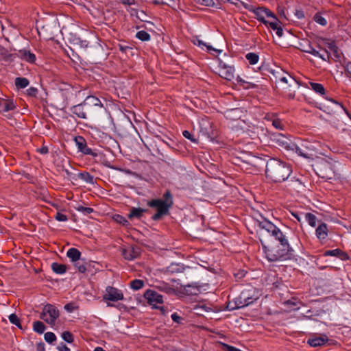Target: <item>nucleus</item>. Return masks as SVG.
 Returning <instances> with one entry per match:
<instances>
[{"label": "nucleus", "mask_w": 351, "mask_h": 351, "mask_svg": "<svg viewBox=\"0 0 351 351\" xmlns=\"http://www.w3.org/2000/svg\"><path fill=\"white\" fill-rule=\"evenodd\" d=\"M270 139L277 146L286 150L294 151L295 143L281 133H273L270 135Z\"/></svg>", "instance_id": "7"}, {"label": "nucleus", "mask_w": 351, "mask_h": 351, "mask_svg": "<svg viewBox=\"0 0 351 351\" xmlns=\"http://www.w3.org/2000/svg\"><path fill=\"white\" fill-rule=\"evenodd\" d=\"M328 48L330 50L331 52H332L334 56L337 58H340V55L339 53V49L335 44V43H329L327 45Z\"/></svg>", "instance_id": "40"}, {"label": "nucleus", "mask_w": 351, "mask_h": 351, "mask_svg": "<svg viewBox=\"0 0 351 351\" xmlns=\"http://www.w3.org/2000/svg\"><path fill=\"white\" fill-rule=\"evenodd\" d=\"M295 16L298 19H302L304 17V12L302 10H296Z\"/></svg>", "instance_id": "62"}, {"label": "nucleus", "mask_w": 351, "mask_h": 351, "mask_svg": "<svg viewBox=\"0 0 351 351\" xmlns=\"http://www.w3.org/2000/svg\"><path fill=\"white\" fill-rule=\"evenodd\" d=\"M119 49L123 53H126L128 50L132 49L131 47H130L127 45H119Z\"/></svg>", "instance_id": "58"}, {"label": "nucleus", "mask_w": 351, "mask_h": 351, "mask_svg": "<svg viewBox=\"0 0 351 351\" xmlns=\"http://www.w3.org/2000/svg\"><path fill=\"white\" fill-rule=\"evenodd\" d=\"M75 267L77 269V271L80 273H85L86 271V265L84 262V260L80 259L77 262H73Z\"/></svg>", "instance_id": "32"}, {"label": "nucleus", "mask_w": 351, "mask_h": 351, "mask_svg": "<svg viewBox=\"0 0 351 351\" xmlns=\"http://www.w3.org/2000/svg\"><path fill=\"white\" fill-rule=\"evenodd\" d=\"M71 112L78 118L84 119H87L88 115L93 114V110L88 109V107L84 105V102L71 107Z\"/></svg>", "instance_id": "11"}, {"label": "nucleus", "mask_w": 351, "mask_h": 351, "mask_svg": "<svg viewBox=\"0 0 351 351\" xmlns=\"http://www.w3.org/2000/svg\"><path fill=\"white\" fill-rule=\"evenodd\" d=\"M57 348L59 351H71L70 348L64 343H61Z\"/></svg>", "instance_id": "57"}, {"label": "nucleus", "mask_w": 351, "mask_h": 351, "mask_svg": "<svg viewBox=\"0 0 351 351\" xmlns=\"http://www.w3.org/2000/svg\"><path fill=\"white\" fill-rule=\"evenodd\" d=\"M292 172L291 166L285 162L270 158L266 164V177L274 182L285 181Z\"/></svg>", "instance_id": "1"}, {"label": "nucleus", "mask_w": 351, "mask_h": 351, "mask_svg": "<svg viewBox=\"0 0 351 351\" xmlns=\"http://www.w3.org/2000/svg\"><path fill=\"white\" fill-rule=\"evenodd\" d=\"M16 108L14 103L10 100H3L0 101V112L5 114L13 110Z\"/></svg>", "instance_id": "22"}, {"label": "nucleus", "mask_w": 351, "mask_h": 351, "mask_svg": "<svg viewBox=\"0 0 351 351\" xmlns=\"http://www.w3.org/2000/svg\"><path fill=\"white\" fill-rule=\"evenodd\" d=\"M328 337L326 335L323 334L320 336H315L309 338L307 343L313 348L324 346L328 341Z\"/></svg>", "instance_id": "16"}, {"label": "nucleus", "mask_w": 351, "mask_h": 351, "mask_svg": "<svg viewBox=\"0 0 351 351\" xmlns=\"http://www.w3.org/2000/svg\"><path fill=\"white\" fill-rule=\"evenodd\" d=\"M276 34L278 36L281 37L283 35V30L282 28L280 26H278V27L276 29Z\"/></svg>", "instance_id": "63"}, {"label": "nucleus", "mask_w": 351, "mask_h": 351, "mask_svg": "<svg viewBox=\"0 0 351 351\" xmlns=\"http://www.w3.org/2000/svg\"><path fill=\"white\" fill-rule=\"evenodd\" d=\"M49 152V149L47 147H42L40 149V153L43 154H47Z\"/></svg>", "instance_id": "64"}, {"label": "nucleus", "mask_w": 351, "mask_h": 351, "mask_svg": "<svg viewBox=\"0 0 351 351\" xmlns=\"http://www.w3.org/2000/svg\"><path fill=\"white\" fill-rule=\"evenodd\" d=\"M294 151L300 156L305 158H311L315 152L313 145L308 141H302L300 145L295 144Z\"/></svg>", "instance_id": "8"}, {"label": "nucleus", "mask_w": 351, "mask_h": 351, "mask_svg": "<svg viewBox=\"0 0 351 351\" xmlns=\"http://www.w3.org/2000/svg\"><path fill=\"white\" fill-rule=\"evenodd\" d=\"M316 173L324 179H331L334 176L332 164L326 159L317 160L315 165Z\"/></svg>", "instance_id": "5"}, {"label": "nucleus", "mask_w": 351, "mask_h": 351, "mask_svg": "<svg viewBox=\"0 0 351 351\" xmlns=\"http://www.w3.org/2000/svg\"><path fill=\"white\" fill-rule=\"evenodd\" d=\"M29 80L25 77H16L15 79V86L18 88H24L29 85Z\"/></svg>", "instance_id": "31"}, {"label": "nucleus", "mask_w": 351, "mask_h": 351, "mask_svg": "<svg viewBox=\"0 0 351 351\" xmlns=\"http://www.w3.org/2000/svg\"><path fill=\"white\" fill-rule=\"evenodd\" d=\"M52 271L56 274H63L66 273L67 267L64 264H60L58 263H53L51 265Z\"/></svg>", "instance_id": "25"}, {"label": "nucleus", "mask_w": 351, "mask_h": 351, "mask_svg": "<svg viewBox=\"0 0 351 351\" xmlns=\"http://www.w3.org/2000/svg\"><path fill=\"white\" fill-rule=\"evenodd\" d=\"M54 217L58 221H66L68 220L67 216L60 212H58Z\"/></svg>", "instance_id": "49"}, {"label": "nucleus", "mask_w": 351, "mask_h": 351, "mask_svg": "<svg viewBox=\"0 0 351 351\" xmlns=\"http://www.w3.org/2000/svg\"><path fill=\"white\" fill-rule=\"evenodd\" d=\"M123 258L127 261H133L141 254V248L137 245H131L121 250Z\"/></svg>", "instance_id": "14"}, {"label": "nucleus", "mask_w": 351, "mask_h": 351, "mask_svg": "<svg viewBox=\"0 0 351 351\" xmlns=\"http://www.w3.org/2000/svg\"><path fill=\"white\" fill-rule=\"evenodd\" d=\"M200 4L205 6H214L215 4V0H196Z\"/></svg>", "instance_id": "51"}, {"label": "nucleus", "mask_w": 351, "mask_h": 351, "mask_svg": "<svg viewBox=\"0 0 351 351\" xmlns=\"http://www.w3.org/2000/svg\"><path fill=\"white\" fill-rule=\"evenodd\" d=\"M75 145L78 150L85 155H90L93 157H97L98 154L93 152L90 148L87 146L85 138L82 136H75L74 138Z\"/></svg>", "instance_id": "12"}, {"label": "nucleus", "mask_w": 351, "mask_h": 351, "mask_svg": "<svg viewBox=\"0 0 351 351\" xmlns=\"http://www.w3.org/2000/svg\"><path fill=\"white\" fill-rule=\"evenodd\" d=\"M173 205V197L169 190H167L160 199H153L147 202V206L156 208V213L153 215L152 219L158 221L164 216L169 215V210Z\"/></svg>", "instance_id": "2"}, {"label": "nucleus", "mask_w": 351, "mask_h": 351, "mask_svg": "<svg viewBox=\"0 0 351 351\" xmlns=\"http://www.w3.org/2000/svg\"><path fill=\"white\" fill-rule=\"evenodd\" d=\"M313 19H314V21H315L317 23H318V24H319V25H322V26H325V25L327 24V21H326V20L325 19V18H324V17H323L321 14H315V16H314V17H313Z\"/></svg>", "instance_id": "43"}, {"label": "nucleus", "mask_w": 351, "mask_h": 351, "mask_svg": "<svg viewBox=\"0 0 351 351\" xmlns=\"http://www.w3.org/2000/svg\"><path fill=\"white\" fill-rule=\"evenodd\" d=\"M46 329L45 325L40 321H36L33 323V330L38 334H43Z\"/></svg>", "instance_id": "30"}, {"label": "nucleus", "mask_w": 351, "mask_h": 351, "mask_svg": "<svg viewBox=\"0 0 351 351\" xmlns=\"http://www.w3.org/2000/svg\"><path fill=\"white\" fill-rule=\"evenodd\" d=\"M182 134L186 138L191 140L192 142L195 141V139L193 138V135L191 134L189 131L184 130L182 132Z\"/></svg>", "instance_id": "54"}, {"label": "nucleus", "mask_w": 351, "mask_h": 351, "mask_svg": "<svg viewBox=\"0 0 351 351\" xmlns=\"http://www.w3.org/2000/svg\"><path fill=\"white\" fill-rule=\"evenodd\" d=\"M328 101H329L330 102H331L333 105H335L337 108H339L343 109V110L345 111V112L347 114V115H348V116L350 118V119H351V115H350V114L349 113V112H348L346 109H345V108H343V105H342L341 104H340V103H339V102H337V101H335L333 99H328Z\"/></svg>", "instance_id": "48"}, {"label": "nucleus", "mask_w": 351, "mask_h": 351, "mask_svg": "<svg viewBox=\"0 0 351 351\" xmlns=\"http://www.w3.org/2000/svg\"><path fill=\"white\" fill-rule=\"evenodd\" d=\"M144 298L147 300L149 304L154 306L155 308L163 309V307L156 306V304H162V295L154 290L147 289L144 293Z\"/></svg>", "instance_id": "10"}, {"label": "nucleus", "mask_w": 351, "mask_h": 351, "mask_svg": "<svg viewBox=\"0 0 351 351\" xmlns=\"http://www.w3.org/2000/svg\"><path fill=\"white\" fill-rule=\"evenodd\" d=\"M155 287L159 291L168 294L175 293V289L172 288L168 283L165 282H159Z\"/></svg>", "instance_id": "23"}, {"label": "nucleus", "mask_w": 351, "mask_h": 351, "mask_svg": "<svg viewBox=\"0 0 351 351\" xmlns=\"http://www.w3.org/2000/svg\"><path fill=\"white\" fill-rule=\"evenodd\" d=\"M171 317L172 320H173L174 322L178 323V324L180 323V322H181V320H182L181 317H180V316L178 315V313H173V314L171 315Z\"/></svg>", "instance_id": "55"}, {"label": "nucleus", "mask_w": 351, "mask_h": 351, "mask_svg": "<svg viewBox=\"0 0 351 351\" xmlns=\"http://www.w3.org/2000/svg\"><path fill=\"white\" fill-rule=\"evenodd\" d=\"M246 59L248 60L250 64H255L258 62L259 57L255 53H248L245 55Z\"/></svg>", "instance_id": "36"}, {"label": "nucleus", "mask_w": 351, "mask_h": 351, "mask_svg": "<svg viewBox=\"0 0 351 351\" xmlns=\"http://www.w3.org/2000/svg\"><path fill=\"white\" fill-rule=\"evenodd\" d=\"M345 70L347 74L351 77V62H348L345 66Z\"/></svg>", "instance_id": "59"}, {"label": "nucleus", "mask_w": 351, "mask_h": 351, "mask_svg": "<svg viewBox=\"0 0 351 351\" xmlns=\"http://www.w3.org/2000/svg\"><path fill=\"white\" fill-rule=\"evenodd\" d=\"M258 299V296L255 293V289L250 288L244 289L240 295L234 300V304L230 302L227 306L229 311L238 309L245 307Z\"/></svg>", "instance_id": "4"}, {"label": "nucleus", "mask_w": 351, "mask_h": 351, "mask_svg": "<svg viewBox=\"0 0 351 351\" xmlns=\"http://www.w3.org/2000/svg\"><path fill=\"white\" fill-rule=\"evenodd\" d=\"M36 350L37 351H45V343L43 342H40L36 344Z\"/></svg>", "instance_id": "60"}, {"label": "nucleus", "mask_w": 351, "mask_h": 351, "mask_svg": "<svg viewBox=\"0 0 351 351\" xmlns=\"http://www.w3.org/2000/svg\"><path fill=\"white\" fill-rule=\"evenodd\" d=\"M76 43L80 46V47L86 49L89 45V42L86 40H82L80 38L76 39Z\"/></svg>", "instance_id": "50"}, {"label": "nucleus", "mask_w": 351, "mask_h": 351, "mask_svg": "<svg viewBox=\"0 0 351 351\" xmlns=\"http://www.w3.org/2000/svg\"><path fill=\"white\" fill-rule=\"evenodd\" d=\"M136 37L141 41H148L151 38L149 34L144 30L137 32Z\"/></svg>", "instance_id": "35"}, {"label": "nucleus", "mask_w": 351, "mask_h": 351, "mask_svg": "<svg viewBox=\"0 0 351 351\" xmlns=\"http://www.w3.org/2000/svg\"><path fill=\"white\" fill-rule=\"evenodd\" d=\"M0 56L2 58V59L4 60V61H6V62H12L14 60L15 56L9 53L7 50H5V49H3L1 52H0Z\"/></svg>", "instance_id": "33"}, {"label": "nucleus", "mask_w": 351, "mask_h": 351, "mask_svg": "<svg viewBox=\"0 0 351 351\" xmlns=\"http://www.w3.org/2000/svg\"><path fill=\"white\" fill-rule=\"evenodd\" d=\"M75 209L77 211L83 213L84 215H89L94 211L93 208H92L90 207H84L82 206H79L76 207Z\"/></svg>", "instance_id": "45"}, {"label": "nucleus", "mask_w": 351, "mask_h": 351, "mask_svg": "<svg viewBox=\"0 0 351 351\" xmlns=\"http://www.w3.org/2000/svg\"><path fill=\"white\" fill-rule=\"evenodd\" d=\"M279 21L278 19H274V21L269 22L267 25H269L272 29L276 30L278 27Z\"/></svg>", "instance_id": "53"}, {"label": "nucleus", "mask_w": 351, "mask_h": 351, "mask_svg": "<svg viewBox=\"0 0 351 351\" xmlns=\"http://www.w3.org/2000/svg\"><path fill=\"white\" fill-rule=\"evenodd\" d=\"M274 239L282 245L285 246V244H289L287 237L280 230H279V234H276Z\"/></svg>", "instance_id": "34"}, {"label": "nucleus", "mask_w": 351, "mask_h": 351, "mask_svg": "<svg viewBox=\"0 0 351 351\" xmlns=\"http://www.w3.org/2000/svg\"><path fill=\"white\" fill-rule=\"evenodd\" d=\"M8 318H9L10 322L12 324L16 326L19 328H22L20 319L18 317V316L16 314H14V313L11 314L10 315H9Z\"/></svg>", "instance_id": "41"}, {"label": "nucleus", "mask_w": 351, "mask_h": 351, "mask_svg": "<svg viewBox=\"0 0 351 351\" xmlns=\"http://www.w3.org/2000/svg\"><path fill=\"white\" fill-rule=\"evenodd\" d=\"M205 47H206L207 51L211 53H212V51H214L219 54V53H221V51H222L221 50L215 49L212 46L207 45V44H206V46H205Z\"/></svg>", "instance_id": "56"}, {"label": "nucleus", "mask_w": 351, "mask_h": 351, "mask_svg": "<svg viewBox=\"0 0 351 351\" xmlns=\"http://www.w3.org/2000/svg\"><path fill=\"white\" fill-rule=\"evenodd\" d=\"M59 316L60 311L53 304H47L40 314V319L50 325H54Z\"/></svg>", "instance_id": "6"}, {"label": "nucleus", "mask_w": 351, "mask_h": 351, "mask_svg": "<svg viewBox=\"0 0 351 351\" xmlns=\"http://www.w3.org/2000/svg\"><path fill=\"white\" fill-rule=\"evenodd\" d=\"M114 219L117 222L122 224L123 226H128L130 224L129 221L124 217L120 215H114Z\"/></svg>", "instance_id": "46"}, {"label": "nucleus", "mask_w": 351, "mask_h": 351, "mask_svg": "<svg viewBox=\"0 0 351 351\" xmlns=\"http://www.w3.org/2000/svg\"><path fill=\"white\" fill-rule=\"evenodd\" d=\"M323 255L324 256H335L340 258L342 261H346L349 259L348 254L339 248L331 250H326L324 252Z\"/></svg>", "instance_id": "19"}, {"label": "nucleus", "mask_w": 351, "mask_h": 351, "mask_svg": "<svg viewBox=\"0 0 351 351\" xmlns=\"http://www.w3.org/2000/svg\"><path fill=\"white\" fill-rule=\"evenodd\" d=\"M262 220H258V226L260 228L265 230L268 233L274 238L276 234H279L280 229L273 223L266 219L265 217H261Z\"/></svg>", "instance_id": "13"}, {"label": "nucleus", "mask_w": 351, "mask_h": 351, "mask_svg": "<svg viewBox=\"0 0 351 351\" xmlns=\"http://www.w3.org/2000/svg\"><path fill=\"white\" fill-rule=\"evenodd\" d=\"M88 109H92L94 112V108H101L103 106L101 101L95 96H87L83 101Z\"/></svg>", "instance_id": "18"}, {"label": "nucleus", "mask_w": 351, "mask_h": 351, "mask_svg": "<svg viewBox=\"0 0 351 351\" xmlns=\"http://www.w3.org/2000/svg\"><path fill=\"white\" fill-rule=\"evenodd\" d=\"M147 209L141 208H135L133 207L131 208L130 213L128 215V217L130 219H141L143 215V213L147 212Z\"/></svg>", "instance_id": "21"}, {"label": "nucleus", "mask_w": 351, "mask_h": 351, "mask_svg": "<svg viewBox=\"0 0 351 351\" xmlns=\"http://www.w3.org/2000/svg\"><path fill=\"white\" fill-rule=\"evenodd\" d=\"M253 12L256 14V18L265 16L266 8L263 7H259L253 10Z\"/></svg>", "instance_id": "47"}, {"label": "nucleus", "mask_w": 351, "mask_h": 351, "mask_svg": "<svg viewBox=\"0 0 351 351\" xmlns=\"http://www.w3.org/2000/svg\"><path fill=\"white\" fill-rule=\"evenodd\" d=\"M263 252L266 258L270 262H276L291 259L293 256V250L289 244H285V246L280 243L274 247H268L261 241Z\"/></svg>", "instance_id": "3"}, {"label": "nucleus", "mask_w": 351, "mask_h": 351, "mask_svg": "<svg viewBox=\"0 0 351 351\" xmlns=\"http://www.w3.org/2000/svg\"><path fill=\"white\" fill-rule=\"evenodd\" d=\"M272 125L277 130H283L285 128V125L282 123V121L278 118L271 119Z\"/></svg>", "instance_id": "38"}, {"label": "nucleus", "mask_w": 351, "mask_h": 351, "mask_svg": "<svg viewBox=\"0 0 351 351\" xmlns=\"http://www.w3.org/2000/svg\"><path fill=\"white\" fill-rule=\"evenodd\" d=\"M303 215L304 219L308 222V223L312 226L315 227L317 224V217L315 215L307 213H302Z\"/></svg>", "instance_id": "28"}, {"label": "nucleus", "mask_w": 351, "mask_h": 351, "mask_svg": "<svg viewBox=\"0 0 351 351\" xmlns=\"http://www.w3.org/2000/svg\"><path fill=\"white\" fill-rule=\"evenodd\" d=\"M144 286V281L139 279H135L130 282V287L134 290H138Z\"/></svg>", "instance_id": "37"}, {"label": "nucleus", "mask_w": 351, "mask_h": 351, "mask_svg": "<svg viewBox=\"0 0 351 351\" xmlns=\"http://www.w3.org/2000/svg\"><path fill=\"white\" fill-rule=\"evenodd\" d=\"M44 337L45 340L49 343H52L56 340V336L52 332H46L44 335Z\"/></svg>", "instance_id": "42"}, {"label": "nucleus", "mask_w": 351, "mask_h": 351, "mask_svg": "<svg viewBox=\"0 0 351 351\" xmlns=\"http://www.w3.org/2000/svg\"><path fill=\"white\" fill-rule=\"evenodd\" d=\"M310 86L312 90H313L315 93L319 94L320 95H325V88L322 84L315 82H310Z\"/></svg>", "instance_id": "29"}, {"label": "nucleus", "mask_w": 351, "mask_h": 351, "mask_svg": "<svg viewBox=\"0 0 351 351\" xmlns=\"http://www.w3.org/2000/svg\"><path fill=\"white\" fill-rule=\"evenodd\" d=\"M38 93V89L34 87H30L27 90V94L29 96L35 97Z\"/></svg>", "instance_id": "52"}, {"label": "nucleus", "mask_w": 351, "mask_h": 351, "mask_svg": "<svg viewBox=\"0 0 351 351\" xmlns=\"http://www.w3.org/2000/svg\"><path fill=\"white\" fill-rule=\"evenodd\" d=\"M66 256L72 262H77L80 259L81 252L77 248L72 247L67 251Z\"/></svg>", "instance_id": "24"}, {"label": "nucleus", "mask_w": 351, "mask_h": 351, "mask_svg": "<svg viewBox=\"0 0 351 351\" xmlns=\"http://www.w3.org/2000/svg\"><path fill=\"white\" fill-rule=\"evenodd\" d=\"M124 298L122 291L115 287L108 286L106 289V293L103 299L106 301L117 302L123 300Z\"/></svg>", "instance_id": "9"}, {"label": "nucleus", "mask_w": 351, "mask_h": 351, "mask_svg": "<svg viewBox=\"0 0 351 351\" xmlns=\"http://www.w3.org/2000/svg\"><path fill=\"white\" fill-rule=\"evenodd\" d=\"M300 50L305 53H309L312 47L311 43L308 40H303L302 43H300Z\"/></svg>", "instance_id": "39"}, {"label": "nucleus", "mask_w": 351, "mask_h": 351, "mask_svg": "<svg viewBox=\"0 0 351 351\" xmlns=\"http://www.w3.org/2000/svg\"><path fill=\"white\" fill-rule=\"evenodd\" d=\"M78 178L84 180L85 182L93 184L94 177L87 171L80 172L77 174Z\"/></svg>", "instance_id": "27"}, {"label": "nucleus", "mask_w": 351, "mask_h": 351, "mask_svg": "<svg viewBox=\"0 0 351 351\" xmlns=\"http://www.w3.org/2000/svg\"><path fill=\"white\" fill-rule=\"evenodd\" d=\"M265 16L267 17H271L274 19H277L276 15L271 11H270L269 9H267V8H266Z\"/></svg>", "instance_id": "61"}, {"label": "nucleus", "mask_w": 351, "mask_h": 351, "mask_svg": "<svg viewBox=\"0 0 351 351\" xmlns=\"http://www.w3.org/2000/svg\"><path fill=\"white\" fill-rule=\"evenodd\" d=\"M328 230L327 225L325 223L322 222L316 228L315 234L318 239L322 241L326 239L328 237Z\"/></svg>", "instance_id": "20"}, {"label": "nucleus", "mask_w": 351, "mask_h": 351, "mask_svg": "<svg viewBox=\"0 0 351 351\" xmlns=\"http://www.w3.org/2000/svg\"><path fill=\"white\" fill-rule=\"evenodd\" d=\"M219 66V75L221 77L229 81L234 79L235 71L234 66L227 65L225 62L222 61H220Z\"/></svg>", "instance_id": "15"}, {"label": "nucleus", "mask_w": 351, "mask_h": 351, "mask_svg": "<svg viewBox=\"0 0 351 351\" xmlns=\"http://www.w3.org/2000/svg\"><path fill=\"white\" fill-rule=\"evenodd\" d=\"M17 56L23 60L31 64L34 63L36 60L35 54L27 49L19 50L18 51Z\"/></svg>", "instance_id": "17"}, {"label": "nucleus", "mask_w": 351, "mask_h": 351, "mask_svg": "<svg viewBox=\"0 0 351 351\" xmlns=\"http://www.w3.org/2000/svg\"><path fill=\"white\" fill-rule=\"evenodd\" d=\"M62 338L67 343H72L73 341V336L71 332L64 331L62 333Z\"/></svg>", "instance_id": "44"}, {"label": "nucleus", "mask_w": 351, "mask_h": 351, "mask_svg": "<svg viewBox=\"0 0 351 351\" xmlns=\"http://www.w3.org/2000/svg\"><path fill=\"white\" fill-rule=\"evenodd\" d=\"M308 53L312 54L314 56L319 57L325 61L329 60L330 58V54L327 50H324V52L322 53L319 51L314 49L313 46L311 47Z\"/></svg>", "instance_id": "26"}]
</instances>
